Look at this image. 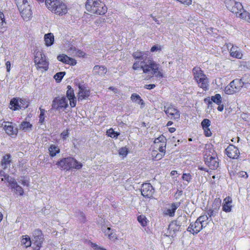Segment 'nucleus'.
Instances as JSON below:
<instances>
[{
  "mask_svg": "<svg viewBox=\"0 0 250 250\" xmlns=\"http://www.w3.org/2000/svg\"><path fill=\"white\" fill-rule=\"evenodd\" d=\"M147 56L146 52H134L132 56L136 61L132 65V69L137 70L140 68L144 73L148 74L150 78H162L164 76L161 65Z\"/></svg>",
  "mask_w": 250,
  "mask_h": 250,
  "instance_id": "obj_1",
  "label": "nucleus"
},
{
  "mask_svg": "<svg viewBox=\"0 0 250 250\" xmlns=\"http://www.w3.org/2000/svg\"><path fill=\"white\" fill-rule=\"evenodd\" d=\"M227 9L236 16L250 23V14L244 9L242 3L235 0H225Z\"/></svg>",
  "mask_w": 250,
  "mask_h": 250,
  "instance_id": "obj_2",
  "label": "nucleus"
},
{
  "mask_svg": "<svg viewBox=\"0 0 250 250\" xmlns=\"http://www.w3.org/2000/svg\"><path fill=\"white\" fill-rule=\"evenodd\" d=\"M45 4L48 10L57 15L62 16L67 13V6L61 0H45Z\"/></svg>",
  "mask_w": 250,
  "mask_h": 250,
  "instance_id": "obj_3",
  "label": "nucleus"
},
{
  "mask_svg": "<svg viewBox=\"0 0 250 250\" xmlns=\"http://www.w3.org/2000/svg\"><path fill=\"white\" fill-rule=\"evenodd\" d=\"M85 8L88 12L97 15H103L107 12V7L99 0H87Z\"/></svg>",
  "mask_w": 250,
  "mask_h": 250,
  "instance_id": "obj_4",
  "label": "nucleus"
},
{
  "mask_svg": "<svg viewBox=\"0 0 250 250\" xmlns=\"http://www.w3.org/2000/svg\"><path fill=\"white\" fill-rule=\"evenodd\" d=\"M192 72L194 79L197 82L198 86L205 91L208 90L209 87V80L203 70L200 67H195L193 68Z\"/></svg>",
  "mask_w": 250,
  "mask_h": 250,
  "instance_id": "obj_5",
  "label": "nucleus"
},
{
  "mask_svg": "<svg viewBox=\"0 0 250 250\" xmlns=\"http://www.w3.org/2000/svg\"><path fill=\"white\" fill-rule=\"evenodd\" d=\"M34 62L37 69H43L46 71L48 69L49 62L46 59L44 54L41 51L36 52Z\"/></svg>",
  "mask_w": 250,
  "mask_h": 250,
  "instance_id": "obj_6",
  "label": "nucleus"
},
{
  "mask_svg": "<svg viewBox=\"0 0 250 250\" xmlns=\"http://www.w3.org/2000/svg\"><path fill=\"white\" fill-rule=\"evenodd\" d=\"M32 243L36 246L35 250H40L44 241V236L41 230L36 229L33 232Z\"/></svg>",
  "mask_w": 250,
  "mask_h": 250,
  "instance_id": "obj_7",
  "label": "nucleus"
},
{
  "mask_svg": "<svg viewBox=\"0 0 250 250\" xmlns=\"http://www.w3.org/2000/svg\"><path fill=\"white\" fill-rule=\"evenodd\" d=\"M68 106L67 101L65 97H57L52 101V109L57 110H64Z\"/></svg>",
  "mask_w": 250,
  "mask_h": 250,
  "instance_id": "obj_8",
  "label": "nucleus"
},
{
  "mask_svg": "<svg viewBox=\"0 0 250 250\" xmlns=\"http://www.w3.org/2000/svg\"><path fill=\"white\" fill-rule=\"evenodd\" d=\"M164 111L167 117L171 120H178L180 118V111L172 104L164 106Z\"/></svg>",
  "mask_w": 250,
  "mask_h": 250,
  "instance_id": "obj_9",
  "label": "nucleus"
},
{
  "mask_svg": "<svg viewBox=\"0 0 250 250\" xmlns=\"http://www.w3.org/2000/svg\"><path fill=\"white\" fill-rule=\"evenodd\" d=\"M181 224L179 219L172 221L168 226L167 232V235L168 236L174 237L177 232L180 230Z\"/></svg>",
  "mask_w": 250,
  "mask_h": 250,
  "instance_id": "obj_10",
  "label": "nucleus"
},
{
  "mask_svg": "<svg viewBox=\"0 0 250 250\" xmlns=\"http://www.w3.org/2000/svg\"><path fill=\"white\" fill-rule=\"evenodd\" d=\"M141 194L146 198H150L154 192V188L149 183H145L142 185L141 188Z\"/></svg>",
  "mask_w": 250,
  "mask_h": 250,
  "instance_id": "obj_11",
  "label": "nucleus"
},
{
  "mask_svg": "<svg viewBox=\"0 0 250 250\" xmlns=\"http://www.w3.org/2000/svg\"><path fill=\"white\" fill-rule=\"evenodd\" d=\"M71 158V157H67L61 159L56 163V165L62 170L66 171L70 170Z\"/></svg>",
  "mask_w": 250,
  "mask_h": 250,
  "instance_id": "obj_12",
  "label": "nucleus"
},
{
  "mask_svg": "<svg viewBox=\"0 0 250 250\" xmlns=\"http://www.w3.org/2000/svg\"><path fill=\"white\" fill-rule=\"evenodd\" d=\"M227 47L228 49L230 47L229 53L231 57L237 59L242 58L243 54L238 46L234 45L231 43H228L227 44Z\"/></svg>",
  "mask_w": 250,
  "mask_h": 250,
  "instance_id": "obj_13",
  "label": "nucleus"
},
{
  "mask_svg": "<svg viewBox=\"0 0 250 250\" xmlns=\"http://www.w3.org/2000/svg\"><path fill=\"white\" fill-rule=\"evenodd\" d=\"M205 162L206 164L211 169H215L219 166L218 158L217 155L209 157H205Z\"/></svg>",
  "mask_w": 250,
  "mask_h": 250,
  "instance_id": "obj_14",
  "label": "nucleus"
},
{
  "mask_svg": "<svg viewBox=\"0 0 250 250\" xmlns=\"http://www.w3.org/2000/svg\"><path fill=\"white\" fill-rule=\"evenodd\" d=\"M226 154L230 158L237 159L240 152L237 147L233 145H229L225 149Z\"/></svg>",
  "mask_w": 250,
  "mask_h": 250,
  "instance_id": "obj_15",
  "label": "nucleus"
},
{
  "mask_svg": "<svg viewBox=\"0 0 250 250\" xmlns=\"http://www.w3.org/2000/svg\"><path fill=\"white\" fill-rule=\"evenodd\" d=\"M204 228L203 225L197 219L194 223H190L187 230L193 234H197Z\"/></svg>",
  "mask_w": 250,
  "mask_h": 250,
  "instance_id": "obj_16",
  "label": "nucleus"
},
{
  "mask_svg": "<svg viewBox=\"0 0 250 250\" xmlns=\"http://www.w3.org/2000/svg\"><path fill=\"white\" fill-rule=\"evenodd\" d=\"M21 16L24 21H28L31 18L32 15V12L31 10V7L29 4H25L21 9H18Z\"/></svg>",
  "mask_w": 250,
  "mask_h": 250,
  "instance_id": "obj_17",
  "label": "nucleus"
},
{
  "mask_svg": "<svg viewBox=\"0 0 250 250\" xmlns=\"http://www.w3.org/2000/svg\"><path fill=\"white\" fill-rule=\"evenodd\" d=\"M79 91L78 95V101H82L90 95V91L85 88L84 85L79 84Z\"/></svg>",
  "mask_w": 250,
  "mask_h": 250,
  "instance_id": "obj_18",
  "label": "nucleus"
},
{
  "mask_svg": "<svg viewBox=\"0 0 250 250\" xmlns=\"http://www.w3.org/2000/svg\"><path fill=\"white\" fill-rule=\"evenodd\" d=\"M3 123L2 125L6 133L11 137L16 136L18 133V130L16 128H14L12 123L4 122Z\"/></svg>",
  "mask_w": 250,
  "mask_h": 250,
  "instance_id": "obj_19",
  "label": "nucleus"
},
{
  "mask_svg": "<svg viewBox=\"0 0 250 250\" xmlns=\"http://www.w3.org/2000/svg\"><path fill=\"white\" fill-rule=\"evenodd\" d=\"M57 59L60 62L71 65H75L77 63V62L74 59L70 58L64 54L59 55L57 57Z\"/></svg>",
  "mask_w": 250,
  "mask_h": 250,
  "instance_id": "obj_20",
  "label": "nucleus"
},
{
  "mask_svg": "<svg viewBox=\"0 0 250 250\" xmlns=\"http://www.w3.org/2000/svg\"><path fill=\"white\" fill-rule=\"evenodd\" d=\"M232 200L230 196L226 197L223 200L222 210L226 212H229L231 211Z\"/></svg>",
  "mask_w": 250,
  "mask_h": 250,
  "instance_id": "obj_21",
  "label": "nucleus"
},
{
  "mask_svg": "<svg viewBox=\"0 0 250 250\" xmlns=\"http://www.w3.org/2000/svg\"><path fill=\"white\" fill-rule=\"evenodd\" d=\"M11 156L10 154L4 155L1 160L0 165L3 169H6L11 163Z\"/></svg>",
  "mask_w": 250,
  "mask_h": 250,
  "instance_id": "obj_22",
  "label": "nucleus"
},
{
  "mask_svg": "<svg viewBox=\"0 0 250 250\" xmlns=\"http://www.w3.org/2000/svg\"><path fill=\"white\" fill-rule=\"evenodd\" d=\"M213 155H217L213 146L210 144L206 145L204 151V158Z\"/></svg>",
  "mask_w": 250,
  "mask_h": 250,
  "instance_id": "obj_23",
  "label": "nucleus"
},
{
  "mask_svg": "<svg viewBox=\"0 0 250 250\" xmlns=\"http://www.w3.org/2000/svg\"><path fill=\"white\" fill-rule=\"evenodd\" d=\"M107 72L106 68L104 66L95 65L93 68V73L95 75H104Z\"/></svg>",
  "mask_w": 250,
  "mask_h": 250,
  "instance_id": "obj_24",
  "label": "nucleus"
},
{
  "mask_svg": "<svg viewBox=\"0 0 250 250\" xmlns=\"http://www.w3.org/2000/svg\"><path fill=\"white\" fill-rule=\"evenodd\" d=\"M12 191H13L16 194H18L20 196L23 195L24 190L16 182L12 186L10 187Z\"/></svg>",
  "mask_w": 250,
  "mask_h": 250,
  "instance_id": "obj_25",
  "label": "nucleus"
},
{
  "mask_svg": "<svg viewBox=\"0 0 250 250\" xmlns=\"http://www.w3.org/2000/svg\"><path fill=\"white\" fill-rule=\"evenodd\" d=\"M21 242V245L25 248L30 247L32 243L30 237L27 235L22 236Z\"/></svg>",
  "mask_w": 250,
  "mask_h": 250,
  "instance_id": "obj_26",
  "label": "nucleus"
},
{
  "mask_svg": "<svg viewBox=\"0 0 250 250\" xmlns=\"http://www.w3.org/2000/svg\"><path fill=\"white\" fill-rule=\"evenodd\" d=\"M44 39L45 45L47 46H50L52 45L54 42V37L52 33H47L45 34Z\"/></svg>",
  "mask_w": 250,
  "mask_h": 250,
  "instance_id": "obj_27",
  "label": "nucleus"
},
{
  "mask_svg": "<svg viewBox=\"0 0 250 250\" xmlns=\"http://www.w3.org/2000/svg\"><path fill=\"white\" fill-rule=\"evenodd\" d=\"M50 157H53L57 155L60 152L59 147L55 145H51L48 148Z\"/></svg>",
  "mask_w": 250,
  "mask_h": 250,
  "instance_id": "obj_28",
  "label": "nucleus"
},
{
  "mask_svg": "<svg viewBox=\"0 0 250 250\" xmlns=\"http://www.w3.org/2000/svg\"><path fill=\"white\" fill-rule=\"evenodd\" d=\"M71 170H72L73 169H80L83 167V164L78 162L76 159H75L73 157L71 158Z\"/></svg>",
  "mask_w": 250,
  "mask_h": 250,
  "instance_id": "obj_29",
  "label": "nucleus"
},
{
  "mask_svg": "<svg viewBox=\"0 0 250 250\" xmlns=\"http://www.w3.org/2000/svg\"><path fill=\"white\" fill-rule=\"evenodd\" d=\"M10 105L11 106L10 108L13 110L15 111L21 109L18 98H13L10 101Z\"/></svg>",
  "mask_w": 250,
  "mask_h": 250,
  "instance_id": "obj_30",
  "label": "nucleus"
},
{
  "mask_svg": "<svg viewBox=\"0 0 250 250\" xmlns=\"http://www.w3.org/2000/svg\"><path fill=\"white\" fill-rule=\"evenodd\" d=\"M232 84L234 86L236 92L239 91L244 85L242 80L240 79H236L232 81Z\"/></svg>",
  "mask_w": 250,
  "mask_h": 250,
  "instance_id": "obj_31",
  "label": "nucleus"
},
{
  "mask_svg": "<svg viewBox=\"0 0 250 250\" xmlns=\"http://www.w3.org/2000/svg\"><path fill=\"white\" fill-rule=\"evenodd\" d=\"M32 125L28 122H22L20 125V128L24 132H28L32 130Z\"/></svg>",
  "mask_w": 250,
  "mask_h": 250,
  "instance_id": "obj_32",
  "label": "nucleus"
},
{
  "mask_svg": "<svg viewBox=\"0 0 250 250\" xmlns=\"http://www.w3.org/2000/svg\"><path fill=\"white\" fill-rule=\"evenodd\" d=\"M131 100L134 102H136L137 104H141L142 107H144L145 104L143 100L141 97L136 93H133L131 96Z\"/></svg>",
  "mask_w": 250,
  "mask_h": 250,
  "instance_id": "obj_33",
  "label": "nucleus"
},
{
  "mask_svg": "<svg viewBox=\"0 0 250 250\" xmlns=\"http://www.w3.org/2000/svg\"><path fill=\"white\" fill-rule=\"evenodd\" d=\"M233 84L232 82H231L230 83L225 87V92L227 94H233L236 93L235 89Z\"/></svg>",
  "mask_w": 250,
  "mask_h": 250,
  "instance_id": "obj_34",
  "label": "nucleus"
},
{
  "mask_svg": "<svg viewBox=\"0 0 250 250\" xmlns=\"http://www.w3.org/2000/svg\"><path fill=\"white\" fill-rule=\"evenodd\" d=\"M209 217L207 214H205L199 217L197 219L203 225L206 227L208 224Z\"/></svg>",
  "mask_w": 250,
  "mask_h": 250,
  "instance_id": "obj_35",
  "label": "nucleus"
},
{
  "mask_svg": "<svg viewBox=\"0 0 250 250\" xmlns=\"http://www.w3.org/2000/svg\"><path fill=\"white\" fill-rule=\"evenodd\" d=\"M212 103L213 102L217 104H220L222 102V98L220 94H216L210 97Z\"/></svg>",
  "mask_w": 250,
  "mask_h": 250,
  "instance_id": "obj_36",
  "label": "nucleus"
},
{
  "mask_svg": "<svg viewBox=\"0 0 250 250\" xmlns=\"http://www.w3.org/2000/svg\"><path fill=\"white\" fill-rule=\"evenodd\" d=\"M4 24H5L4 16L2 13L0 12V33H3L6 30Z\"/></svg>",
  "mask_w": 250,
  "mask_h": 250,
  "instance_id": "obj_37",
  "label": "nucleus"
},
{
  "mask_svg": "<svg viewBox=\"0 0 250 250\" xmlns=\"http://www.w3.org/2000/svg\"><path fill=\"white\" fill-rule=\"evenodd\" d=\"M165 141H166V139L163 135H161L159 137L155 138L154 141L155 147H157V145L161 143H162V145H165Z\"/></svg>",
  "mask_w": 250,
  "mask_h": 250,
  "instance_id": "obj_38",
  "label": "nucleus"
},
{
  "mask_svg": "<svg viewBox=\"0 0 250 250\" xmlns=\"http://www.w3.org/2000/svg\"><path fill=\"white\" fill-rule=\"evenodd\" d=\"M165 153L160 152V153H157V150L153 151L152 153V156L153 157V160L154 161H158L161 160L164 156Z\"/></svg>",
  "mask_w": 250,
  "mask_h": 250,
  "instance_id": "obj_39",
  "label": "nucleus"
},
{
  "mask_svg": "<svg viewBox=\"0 0 250 250\" xmlns=\"http://www.w3.org/2000/svg\"><path fill=\"white\" fill-rule=\"evenodd\" d=\"M137 220L143 227H146L147 224V219L144 215H140L138 216Z\"/></svg>",
  "mask_w": 250,
  "mask_h": 250,
  "instance_id": "obj_40",
  "label": "nucleus"
},
{
  "mask_svg": "<svg viewBox=\"0 0 250 250\" xmlns=\"http://www.w3.org/2000/svg\"><path fill=\"white\" fill-rule=\"evenodd\" d=\"M70 52H71L72 54H74L78 56L79 57H84L85 55V53L77 49H76L75 47H71L70 48Z\"/></svg>",
  "mask_w": 250,
  "mask_h": 250,
  "instance_id": "obj_41",
  "label": "nucleus"
},
{
  "mask_svg": "<svg viewBox=\"0 0 250 250\" xmlns=\"http://www.w3.org/2000/svg\"><path fill=\"white\" fill-rule=\"evenodd\" d=\"M19 102H20L21 109H25L29 105V102L26 99L19 98Z\"/></svg>",
  "mask_w": 250,
  "mask_h": 250,
  "instance_id": "obj_42",
  "label": "nucleus"
},
{
  "mask_svg": "<svg viewBox=\"0 0 250 250\" xmlns=\"http://www.w3.org/2000/svg\"><path fill=\"white\" fill-rule=\"evenodd\" d=\"M221 204L220 198H216L213 203L212 208L218 211Z\"/></svg>",
  "mask_w": 250,
  "mask_h": 250,
  "instance_id": "obj_43",
  "label": "nucleus"
},
{
  "mask_svg": "<svg viewBox=\"0 0 250 250\" xmlns=\"http://www.w3.org/2000/svg\"><path fill=\"white\" fill-rule=\"evenodd\" d=\"M106 133L108 136H109L112 138H116V139L117 138L118 136L120 135L119 133L114 131L112 128H110V129L107 130Z\"/></svg>",
  "mask_w": 250,
  "mask_h": 250,
  "instance_id": "obj_44",
  "label": "nucleus"
},
{
  "mask_svg": "<svg viewBox=\"0 0 250 250\" xmlns=\"http://www.w3.org/2000/svg\"><path fill=\"white\" fill-rule=\"evenodd\" d=\"M19 182L20 183L22 186L29 187V180L28 178L25 177H21L19 180Z\"/></svg>",
  "mask_w": 250,
  "mask_h": 250,
  "instance_id": "obj_45",
  "label": "nucleus"
},
{
  "mask_svg": "<svg viewBox=\"0 0 250 250\" xmlns=\"http://www.w3.org/2000/svg\"><path fill=\"white\" fill-rule=\"evenodd\" d=\"M18 9H21V7L25 5V4H28L27 0H15Z\"/></svg>",
  "mask_w": 250,
  "mask_h": 250,
  "instance_id": "obj_46",
  "label": "nucleus"
},
{
  "mask_svg": "<svg viewBox=\"0 0 250 250\" xmlns=\"http://www.w3.org/2000/svg\"><path fill=\"white\" fill-rule=\"evenodd\" d=\"M65 74V72H60L57 73L54 76V79L57 81L59 82L61 81L63 76Z\"/></svg>",
  "mask_w": 250,
  "mask_h": 250,
  "instance_id": "obj_47",
  "label": "nucleus"
},
{
  "mask_svg": "<svg viewBox=\"0 0 250 250\" xmlns=\"http://www.w3.org/2000/svg\"><path fill=\"white\" fill-rule=\"evenodd\" d=\"M240 79L242 80L244 85L246 84H250V74H246Z\"/></svg>",
  "mask_w": 250,
  "mask_h": 250,
  "instance_id": "obj_48",
  "label": "nucleus"
},
{
  "mask_svg": "<svg viewBox=\"0 0 250 250\" xmlns=\"http://www.w3.org/2000/svg\"><path fill=\"white\" fill-rule=\"evenodd\" d=\"M40 114L39 116V123L42 124L43 123L44 121V113L45 112V110L44 109H42L41 107L40 108Z\"/></svg>",
  "mask_w": 250,
  "mask_h": 250,
  "instance_id": "obj_49",
  "label": "nucleus"
},
{
  "mask_svg": "<svg viewBox=\"0 0 250 250\" xmlns=\"http://www.w3.org/2000/svg\"><path fill=\"white\" fill-rule=\"evenodd\" d=\"M206 213L209 217H211L212 216H215L218 214V211L211 208L208 209Z\"/></svg>",
  "mask_w": 250,
  "mask_h": 250,
  "instance_id": "obj_50",
  "label": "nucleus"
},
{
  "mask_svg": "<svg viewBox=\"0 0 250 250\" xmlns=\"http://www.w3.org/2000/svg\"><path fill=\"white\" fill-rule=\"evenodd\" d=\"M182 179L184 181L187 182L186 184L187 185L191 181L192 176L190 173H183L182 175Z\"/></svg>",
  "mask_w": 250,
  "mask_h": 250,
  "instance_id": "obj_51",
  "label": "nucleus"
},
{
  "mask_svg": "<svg viewBox=\"0 0 250 250\" xmlns=\"http://www.w3.org/2000/svg\"><path fill=\"white\" fill-rule=\"evenodd\" d=\"M66 96L67 98L75 97L74 90L70 85L67 86V90L66 91Z\"/></svg>",
  "mask_w": 250,
  "mask_h": 250,
  "instance_id": "obj_52",
  "label": "nucleus"
},
{
  "mask_svg": "<svg viewBox=\"0 0 250 250\" xmlns=\"http://www.w3.org/2000/svg\"><path fill=\"white\" fill-rule=\"evenodd\" d=\"M201 125L203 128L209 127L210 125V121L207 119H204L201 123Z\"/></svg>",
  "mask_w": 250,
  "mask_h": 250,
  "instance_id": "obj_53",
  "label": "nucleus"
},
{
  "mask_svg": "<svg viewBox=\"0 0 250 250\" xmlns=\"http://www.w3.org/2000/svg\"><path fill=\"white\" fill-rule=\"evenodd\" d=\"M69 130L68 129H67L63 131L61 133L60 136H61V137L63 140H65L69 136Z\"/></svg>",
  "mask_w": 250,
  "mask_h": 250,
  "instance_id": "obj_54",
  "label": "nucleus"
},
{
  "mask_svg": "<svg viewBox=\"0 0 250 250\" xmlns=\"http://www.w3.org/2000/svg\"><path fill=\"white\" fill-rule=\"evenodd\" d=\"M163 146L164 145H162V143H161V144L158 145L156 147L158 148V150L160 152L165 153L166 147V141H165V145H164V146Z\"/></svg>",
  "mask_w": 250,
  "mask_h": 250,
  "instance_id": "obj_55",
  "label": "nucleus"
},
{
  "mask_svg": "<svg viewBox=\"0 0 250 250\" xmlns=\"http://www.w3.org/2000/svg\"><path fill=\"white\" fill-rule=\"evenodd\" d=\"M5 181L9 183L10 187L12 186L17 182L14 178L11 177L10 176H9V177H7Z\"/></svg>",
  "mask_w": 250,
  "mask_h": 250,
  "instance_id": "obj_56",
  "label": "nucleus"
},
{
  "mask_svg": "<svg viewBox=\"0 0 250 250\" xmlns=\"http://www.w3.org/2000/svg\"><path fill=\"white\" fill-rule=\"evenodd\" d=\"M68 99L69 100V104L71 107H74L76 105V98L75 96Z\"/></svg>",
  "mask_w": 250,
  "mask_h": 250,
  "instance_id": "obj_57",
  "label": "nucleus"
},
{
  "mask_svg": "<svg viewBox=\"0 0 250 250\" xmlns=\"http://www.w3.org/2000/svg\"><path fill=\"white\" fill-rule=\"evenodd\" d=\"M119 153L120 155L125 157L128 153L127 149L125 147H122L120 149Z\"/></svg>",
  "mask_w": 250,
  "mask_h": 250,
  "instance_id": "obj_58",
  "label": "nucleus"
},
{
  "mask_svg": "<svg viewBox=\"0 0 250 250\" xmlns=\"http://www.w3.org/2000/svg\"><path fill=\"white\" fill-rule=\"evenodd\" d=\"M180 203L177 202V203H174L172 204L171 206V208H170L171 211H172L175 214V212L176 209L180 206Z\"/></svg>",
  "mask_w": 250,
  "mask_h": 250,
  "instance_id": "obj_59",
  "label": "nucleus"
},
{
  "mask_svg": "<svg viewBox=\"0 0 250 250\" xmlns=\"http://www.w3.org/2000/svg\"><path fill=\"white\" fill-rule=\"evenodd\" d=\"M91 246L94 250H106L105 249L93 243H91Z\"/></svg>",
  "mask_w": 250,
  "mask_h": 250,
  "instance_id": "obj_60",
  "label": "nucleus"
},
{
  "mask_svg": "<svg viewBox=\"0 0 250 250\" xmlns=\"http://www.w3.org/2000/svg\"><path fill=\"white\" fill-rule=\"evenodd\" d=\"M203 129H204L205 135H206V136L209 137L211 135L212 133L209 127H207Z\"/></svg>",
  "mask_w": 250,
  "mask_h": 250,
  "instance_id": "obj_61",
  "label": "nucleus"
},
{
  "mask_svg": "<svg viewBox=\"0 0 250 250\" xmlns=\"http://www.w3.org/2000/svg\"><path fill=\"white\" fill-rule=\"evenodd\" d=\"M108 238L111 240L117 239V236L116 234L114 233L113 230H111L110 234H108Z\"/></svg>",
  "mask_w": 250,
  "mask_h": 250,
  "instance_id": "obj_62",
  "label": "nucleus"
},
{
  "mask_svg": "<svg viewBox=\"0 0 250 250\" xmlns=\"http://www.w3.org/2000/svg\"><path fill=\"white\" fill-rule=\"evenodd\" d=\"M238 175L240 177L245 178H247L248 177V175L247 172H246L245 171H240V172H238Z\"/></svg>",
  "mask_w": 250,
  "mask_h": 250,
  "instance_id": "obj_63",
  "label": "nucleus"
},
{
  "mask_svg": "<svg viewBox=\"0 0 250 250\" xmlns=\"http://www.w3.org/2000/svg\"><path fill=\"white\" fill-rule=\"evenodd\" d=\"M78 217L80 220H81L82 221H83L84 220L85 217H84V215L83 212L79 211L78 214Z\"/></svg>",
  "mask_w": 250,
  "mask_h": 250,
  "instance_id": "obj_64",
  "label": "nucleus"
}]
</instances>
